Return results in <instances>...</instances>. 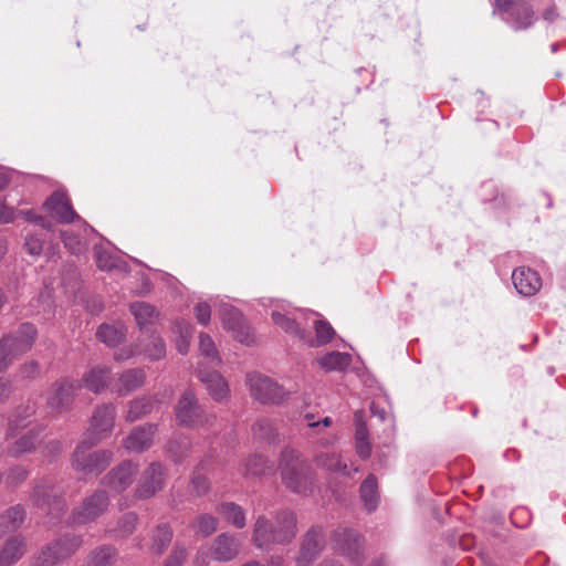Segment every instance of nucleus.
I'll list each match as a JSON object with an SVG mask.
<instances>
[{"label":"nucleus","mask_w":566,"mask_h":566,"mask_svg":"<svg viewBox=\"0 0 566 566\" xmlns=\"http://www.w3.org/2000/svg\"><path fill=\"white\" fill-rule=\"evenodd\" d=\"M218 512L226 521L235 527L243 528L245 526V513L240 505L233 502L223 503L219 505Z\"/></svg>","instance_id":"34"},{"label":"nucleus","mask_w":566,"mask_h":566,"mask_svg":"<svg viewBox=\"0 0 566 566\" xmlns=\"http://www.w3.org/2000/svg\"><path fill=\"white\" fill-rule=\"evenodd\" d=\"M80 387V384L69 379L56 381L48 397L50 407L59 412L65 410L72 402L75 390Z\"/></svg>","instance_id":"16"},{"label":"nucleus","mask_w":566,"mask_h":566,"mask_svg":"<svg viewBox=\"0 0 566 566\" xmlns=\"http://www.w3.org/2000/svg\"><path fill=\"white\" fill-rule=\"evenodd\" d=\"M137 472L136 464L124 461L103 478L102 484L113 493H122L132 485Z\"/></svg>","instance_id":"13"},{"label":"nucleus","mask_w":566,"mask_h":566,"mask_svg":"<svg viewBox=\"0 0 566 566\" xmlns=\"http://www.w3.org/2000/svg\"><path fill=\"white\" fill-rule=\"evenodd\" d=\"M218 521L214 516L209 514H201L196 520L193 527L202 536H209L217 530Z\"/></svg>","instance_id":"44"},{"label":"nucleus","mask_w":566,"mask_h":566,"mask_svg":"<svg viewBox=\"0 0 566 566\" xmlns=\"http://www.w3.org/2000/svg\"><path fill=\"white\" fill-rule=\"evenodd\" d=\"M136 355H142V350L138 347V344L135 346H129L120 349L118 353L115 354L116 360H125L129 359Z\"/></svg>","instance_id":"53"},{"label":"nucleus","mask_w":566,"mask_h":566,"mask_svg":"<svg viewBox=\"0 0 566 566\" xmlns=\"http://www.w3.org/2000/svg\"><path fill=\"white\" fill-rule=\"evenodd\" d=\"M165 479L166 473L163 465L158 462L150 463L142 474L135 495L142 500L154 496L163 489Z\"/></svg>","instance_id":"14"},{"label":"nucleus","mask_w":566,"mask_h":566,"mask_svg":"<svg viewBox=\"0 0 566 566\" xmlns=\"http://www.w3.org/2000/svg\"><path fill=\"white\" fill-rule=\"evenodd\" d=\"M512 281L516 291L524 296H533L542 287L539 275L530 268L516 269L512 274Z\"/></svg>","instance_id":"18"},{"label":"nucleus","mask_w":566,"mask_h":566,"mask_svg":"<svg viewBox=\"0 0 566 566\" xmlns=\"http://www.w3.org/2000/svg\"><path fill=\"white\" fill-rule=\"evenodd\" d=\"M199 350L201 355L213 366H219L221 364V358L218 354L214 342L208 334L201 333L199 335Z\"/></svg>","instance_id":"40"},{"label":"nucleus","mask_w":566,"mask_h":566,"mask_svg":"<svg viewBox=\"0 0 566 566\" xmlns=\"http://www.w3.org/2000/svg\"><path fill=\"white\" fill-rule=\"evenodd\" d=\"M311 316L317 317V313L311 312ZM313 327L315 329V340L311 343L312 346H322L332 340L335 335V331L332 325L325 321L319 318H314Z\"/></svg>","instance_id":"35"},{"label":"nucleus","mask_w":566,"mask_h":566,"mask_svg":"<svg viewBox=\"0 0 566 566\" xmlns=\"http://www.w3.org/2000/svg\"><path fill=\"white\" fill-rule=\"evenodd\" d=\"M281 475L286 488L296 493H304L311 483L308 464L293 449H285L281 455Z\"/></svg>","instance_id":"2"},{"label":"nucleus","mask_w":566,"mask_h":566,"mask_svg":"<svg viewBox=\"0 0 566 566\" xmlns=\"http://www.w3.org/2000/svg\"><path fill=\"white\" fill-rule=\"evenodd\" d=\"M177 420L187 427L212 426L216 421L213 413H208L198 405L191 390H187L180 397L176 407Z\"/></svg>","instance_id":"6"},{"label":"nucleus","mask_w":566,"mask_h":566,"mask_svg":"<svg viewBox=\"0 0 566 566\" xmlns=\"http://www.w3.org/2000/svg\"><path fill=\"white\" fill-rule=\"evenodd\" d=\"M97 443L88 439H83L80 442L73 453L74 470L84 474H99L108 467L113 460V452L111 450L91 451Z\"/></svg>","instance_id":"3"},{"label":"nucleus","mask_w":566,"mask_h":566,"mask_svg":"<svg viewBox=\"0 0 566 566\" xmlns=\"http://www.w3.org/2000/svg\"><path fill=\"white\" fill-rule=\"evenodd\" d=\"M316 461L319 465L335 472H340L344 475L350 476L352 471L348 469L347 464L343 462L340 457L335 453H323L316 458Z\"/></svg>","instance_id":"39"},{"label":"nucleus","mask_w":566,"mask_h":566,"mask_svg":"<svg viewBox=\"0 0 566 566\" xmlns=\"http://www.w3.org/2000/svg\"><path fill=\"white\" fill-rule=\"evenodd\" d=\"M355 423H356V441L368 440V430L366 423L363 420V411L355 412Z\"/></svg>","instance_id":"52"},{"label":"nucleus","mask_w":566,"mask_h":566,"mask_svg":"<svg viewBox=\"0 0 566 566\" xmlns=\"http://www.w3.org/2000/svg\"><path fill=\"white\" fill-rule=\"evenodd\" d=\"M19 216H21L25 221L30 222H40L43 228L50 229V223L44 221L43 218L38 216L34 210H21L19 212Z\"/></svg>","instance_id":"54"},{"label":"nucleus","mask_w":566,"mask_h":566,"mask_svg":"<svg viewBox=\"0 0 566 566\" xmlns=\"http://www.w3.org/2000/svg\"><path fill=\"white\" fill-rule=\"evenodd\" d=\"M296 533V517L291 511L277 512L273 517L260 515L254 523L252 543L269 551L272 545L291 543Z\"/></svg>","instance_id":"1"},{"label":"nucleus","mask_w":566,"mask_h":566,"mask_svg":"<svg viewBox=\"0 0 566 566\" xmlns=\"http://www.w3.org/2000/svg\"><path fill=\"white\" fill-rule=\"evenodd\" d=\"M52 448H53V451L57 453V452H60V451H61V443H60V442L54 441V442L52 443Z\"/></svg>","instance_id":"64"},{"label":"nucleus","mask_w":566,"mask_h":566,"mask_svg":"<svg viewBox=\"0 0 566 566\" xmlns=\"http://www.w3.org/2000/svg\"><path fill=\"white\" fill-rule=\"evenodd\" d=\"M350 361V355L340 352H331L317 359L319 367L326 371H342L349 366Z\"/></svg>","instance_id":"30"},{"label":"nucleus","mask_w":566,"mask_h":566,"mask_svg":"<svg viewBox=\"0 0 566 566\" xmlns=\"http://www.w3.org/2000/svg\"><path fill=\"white\" fill-rule=\"evenodd\" d=\"M44 209L60 223H70L75 220L83 223L84 232H94V229L83 221L73 210L69 197L62 191H55L44 202Z\"/></svg>","instance_id":"9"},{"label":"nucleus","mask_w":566,"mask_h":566,"mask_svg":"<svg viewBox=\"0 0 566 566\" xmlns=\"http://www.w3.org/2000/svg\"><path fill=\"white\" fill-rule=\"evenodd\" d=\"M557 17L556 8L553 6L545 10L543 18L546 21H553Z\"/></svg>","instance_id":"60"},{"label":"nucleus","mask_w":566,"mask_h":566,"mask_svg":"<svg viewBox=\"0 0 566 566\" xmlns=\"http://www.w3.org/2000/svg\"><path fill=\"white\" fill-rule=\"evenodd\" d=\"M190 490L198 496L205 495L210 490V482L200 472H195L190 483Z\"/></svg>","instance_id":"47"},{"label":"nucleus","mask_w":566,"mask_h":566,"mask_svg":"<svg viewBox=\"0 0 566 566\" xmlns=\"http://www.w3.org/2000/svg\"><path fill=\"white\" fill-rule=\"evenodd\" d=\"M111 370L107 367L96 366L86 371L82 378V386L88 390L98 394L109 384Z\"/></svg>","instance_id":"24"},{"label":"nucleus","mask_w":566,"mask_h":566,"mask_svg":"<svg viewBox=\"0 0 566 566\" xmlns=\"http://www.w3.org/2000/svg\"><path fill=\"white\" fill-rule=\"evenodd\" d=\"M240 542L229 534H220L213 541L211 546V556L218 562H229L233 559L240 552Z\"/></svg>","instance_id":"22"},{"label":"nucleus","mask_w":566,"mask_h":566,"mask_svg":"<svg viewBox=\"0 0 566 566\" xmlns=\"http://www.w3.org/2000/svg\"><path fill=\"white\" fill-rule=\"evenodd\" d=\"M370 412L373 416L378 417L381 421H385L387 418V411L384 408H380L376 402H371Z\"/></svg>","instance_id":"59"},{"label":"nucleus","mask_w":566,"mask_h":566,"mask_svg":"<svg viewBox=\"0 0 566 566\" xmlns=\"http://www.w3.org/2000/svg\"><path fill=\"white\" fill-rule=\"evenodd\" d=\"M253 434L260 440H274L276 437V429L269 419H260L254 422L252 427Z\"/></svg>","instance_id":"43"},{"label":"nucleus","mask_w":566,"mask_h":566,"mask_svg":"<svg viewBox=\"0 0 566 566\" xmlns=\"http://www.w3.org/2000/svg\"><path fill=\"white\" fill-rule=\"evenodd\" d=\"M198 376L213 400L223 401L229 397L228 382L218 371H206L200 365Z\"/></svg>","instance_id":"21"},{"label":"nucleus","mask_w":566,"mask_h":566,"mask_svg":"<svg viewBox=\"0 0 566 566\" xmlns=\"http://www.w3.org/2000/svg\"><path fill=\"white\" fill-rule=\"evenodd\" d=\"M25 249L29 254L33 256H39L43 250V241L36 235H28L25 238Z\"/></svg>","instance_id":"50"},{"label":"nucleus","mask_w":566,"mask_h":566,"mask_svg":"<svg viewBox=\"0 0 566 566\" xmlns=\"http://www.w3.org/2000/svg\"><path fill=\"white\" fill-rule=\"evenodd\" d=\"M14 210L4 205L0 206V220L3 223H10L14 220Z\"/></svg>","instance_id":"57"},{"label":"nucleus","mask_w":566,"mask_h":566,"mask_svg":"<svg viewBox=\"0 0 566 566\" xmlns=\"http://www.w3.org/2000/svg\"><path fill=\"white\" fill-rule=\"evenodd\" d=\"M32 497L35 505L46 510L53 520H59L65 513L64 500L57 494L55 488L48 482L35 485Z\"/></svg>","instance_id":"11"},{"label":"nucleus","mask_w":566,"mask_h":566,"mask_svg":"<svg viewBox=\"0 0 566 566\" xmlns=\"http://www.w3.org/2000/svg\"><path fill=\"white\" fill-rule=\"evenodd\" d=\"M186 557L187 551L184 547L176 546L167 558L165 566H181Z\"/></svg>","instance_id":"51"},{"label":"nucleus","mask_w":566,"mask_h":566,"mask_svg":"<svg viewBox=\"0 0 566 566\" xmlns=\"http://www.w3.org/2000/svg\"><path fill=\"white\" fill-rule=\"evenodd\" d=\"M284 559L282 556H272L266 566H283Z\"/></svg>","instance_id":"61"},{"label":"nucleus","mask_w":566,"mask_h":566,"mask_svg":"<svg viewBox=\"0 0 566 566\" xmlns=\"http://www.w3.org/2000/svg\"><path fill=\"white\" fill-rule=\"evenodd\" d=\"M337 549L352 562L359 564L361 557V541L357 532L343 530L335 534Z\"/></svg>","instance_id":"19"},{"label":"nucleus","mask_w":566,"mask_h":566,"mask_svg":"<svg viewBox=\"0 0 566 566\" xmlns=\"http://www.w3.org/2000/svg\"><path fill=\"white\" fill-rule=\"evenodd\" d=\"M195 317L197 322L203 326H207L210 322L211 308L210 305L206 302L198 303L195 308Z\"/></svg>","instance_id":"49"},{"label":"nucleus","mask_w":566,"mask_h":566,"mask_svg":"<svg viewBox=\"0 0 566 566\" xmlns=\"http://www.w3.org/2000/svg\"><path fill=\"white\" fill-rule=\"evenodd\" d=\"M7 252V247L4 244V242H0V260L3 258V255L6 254Z\"/></svg>","instance_id":"63"},{"label":"nucleus","mask_w":566,"mask_h":566,"mask_svg":"<svg viewBox=\"0 0 566 566\" xmlns=\"http://www.w3.org/2000/svg\"><path fill=\"white\" fill-rule=\"evenodd\" d=\"M83 544L78 535H65L49 544L39 555L36 566H54L72 556Z\"/></svg>","instance_id":"8"},{"label":"nucleus","mask_w":566,"mask_h":566,"mask_svg":"<svg viewBox=\"0 0 566 566\" xmlns=\"http://www.w3.org/2000/svg\"><path fill=\"white\" fill-rule=\"evenodd\" d=\"M126 335V327L120 324H103L96 332V337L109 347L117 346Z\"/></svg>","instance_id":"28"},{"label":"nucleus","mask_w":566,"mask_h":566,"mask_svg":"<svg viewBox=\"0 0 566 566\" xmlns=\"http://www.w3.org/2000/svg\"><path fill=\"white\" fill-rule=\"evenodd\" d=\"M325 545L323 532L318 527L311 528L304 536L297 557V566H308L322 552Z\"/></svg>","instance_id":"15"},{"label":"nucleus","mask_w":566,"mask_h":566,"mask_svg":"<svg viewBox=\"0 0 566 566\" xmlns=\"http://www.w3.org/2000/svg\"><path fill=\"white\" fill-rule=\"evenodd\" d=\"M11 391L10 381L6 378H0V403L3 402Z\"/></svg>","instance_id":"58"},{"label":"nucleus","mask_w":566,"mask_h":566,"mask_svg":"<svg viewBox=\"0 0 566 566\" xmlns=\"http://www.w3.org/2000/svg\"><path fill=\"white\" fill-rule=\"evenodd\" d=\"M223 326L235 333V338L243 344L252 340L250 328L244 324L242 314L230 305H222L220 308Z\"/></svg>","instance_id":"17"},{"label":"nucleus","mask_w":566,"mask_h":566,"mask_svg":"<svg viewBox=\"0 0 566 566\" xmlns=\"http://www.w3.org/2000/svg\"><path fill=\"white\" fill-rule=\"evenodd\" d=\"M247 386L251 396L263 403L279 402L284 397V392L277 384L258 373L247 375Z\"/></svg>","instance_id":"10"},{"label":"nucleus","mask_w":566,"mask_h":566,"mask_svg":"<svg viewBox=\"0 0 566 566\" xmlns=\"http://www.w3.org/2000/svg\"><path fill=\"white\" fill-rule=\"evenodd\" d=\"M36 331L31 324H22L14 335H8L0 342V370L6 369L12 358L31 348Z\"/></svg>","instance_id":"5"},{"label":"nucleus","mask_w":566,"mask_h":566,"mask_svg":"<svg viewBox=\"0 0 566 566\" xmlns=\"http://www.w3.org/2000/svg\"><path fill=\"white\" fill-rule=\"evenodd\" d=\"M8 185V172L0 167V190Z\"/></svg>","instance_id":"62"},{"label":"nucleus","mask_w":566,"mask_h":566,"mask_svg":"<svg viewBox=\"0 0 566 566\" xmlns=\"http://www.w3.org/2000/svg\"><path fill=\"white\" fill-rule=\"evenodd\" d=\"M115 415V407L113 405L97 407L92 415L90 430L84 439L95 442L105 439L114 427Z\"/></svg>","instance_id":"12"},{"label":"nucleus","mask_w":566,"mask_h":566,"mask_svg":"<svg viewBox=\"0 0 566 566\" xmlns=\"http://www.w3.org/2000/svg\"><path fill=\"white\" fill-rule=\"evenodd\" d=\"M155 424L140 426L130 431L123 442L124 448L129 452H143L147 450L156 433Z\"/></svg>","instance_id":"20"},{"label":"nucleus","mask_w":566,"mask_h":566,"mask_svg":"<svg viewBox=\"0 0 566 566\" xmlns=\"http://www.w3.org/2000/svg\"><path fill=\"white\" fill-rule=\"evenodd\" d=\"M38 442L36 437L30 431L23 437H21L19 440L15 441L12 452L14 454H20L23 452H28L32 450Z\"/></svg>","instance_id":"48"},{"label":"nucleus","mask_w":566,"mask_h":566,"mask_svg":"<svg viewBox=\"0 0 566 566\" xmlns=\"http://www.w3.org/2000/svg\"><path fill=\"white\" fill-rule=\"evenodd\" d=\"M39 365L35 361H30L21 367V376L23 378H33L39 374Z\"/></svg>","instance_id":"55"},{"label":"nucleus","mask_w":566,"mask_h":566,"mask_svg":"<svg viewBox=\"0 0 566 566\" xmlns=\"http://www.w3.org/2000/svg\"><path fill=\"white\" fill-rule=\"evenodd\" d=\"M146 375L140 368L128 369L119 375L114 389L120 396H126L129 392L138 389L145 382Z\"/></svg>","instance_id":"23"},{"label":"nucleus","mask_w":566,"mask_h":566,"mask_svg":"<svg viewBox=\"0 0 566 566\" xmlns=\"http://www.w3.org/2000/svg\"><path fill=\"white\" fill-rule=\"evenodd\" d=\"M109 505V497L105 490H97L86 496L82 503L74 509L70 520L74 525H82L94 522L102 516Z\"/></svg>","instance_id":"7"},{"label":"nucleus","mask_w":566,"mask_h":566,"mask_svg":"<svg viewBox=\"0 0 566 566\" xmlns=\"http://www.w3.org/2000/svg\"><path fill=\"white\" fill-rule=\"evenodd\" d=\"M137 520L135 513L129 512L124 514L118 521L117 532L123 536L132 534L136 528Z\"/></svg>","instance_id":"46"},{"label":"nucleus","mask_w":566,"mask_h":566,"mask_svg":"<svg viewBox=\"0 0 566 566\" xmlns=\"http://www.w3.org/2000/svg\"><path fill=\"white\" fill-rule=\"evenodd\" d=\"M115 549L111 546H101L92 551L83 566H108L115 558Z\"/></svg>","instance_id":"37"},{"label":"nucleus","mask_w":566,"mask_h":566,"mask_svg":"<svg viewBox=\"0 0 566 566\" xmlns=\"http://www.w3.org/2000/svg\"><path fill=\"white\" fill-rule=\"evenodd\" d=\"M356 450L360 458L367 459L371 452L369 441L368 440L356 441Z\"/></svg>","instance_id":"56"},{"label":"nucleus","mask_w":566,"mask_h":566,"mask_svg":"<svg viewBox=\"0 0 566 566\" xmlns=\"http://www.w3.org/2000/svg\"><path fill=\"white\" fill-rule=\"evenodd\" d=\"M154 398L143 397L129 402L126 420L133 422L153 410Z\"/></svg>","instance_id":"38"},{"label":"nucleus","mask_w":566,"mask_h":566,"mask_svg":"<svg viewBox=\"0 0 566 566\" xmlns=\"http://www.w3.org/2000/svg\"><path fill=\"white\" fill-rule=\"evenodd\" d=\"M494 13L515 31L528 29L536 21L526 0H494Z\"/></svg>","instance_id":"4"},{"label":"nucleus","mask_w":566,"mask_h":566,"mask_svg":"<svg viewBox=\"0 0 566 566\" xmlns=\"http://www.w3.org/2000/svg\"><path fill=\"white\" fill-rule=\"evenodd\" d=\"M61 238L64 243V247L72 253V254H81L87 250V244L83 239L71 232V231H63L61 232Z\"/></svg>","instance_id":"42"},{"label":"nucleus","mask_w":566,"mask_h":566,"mask_svg":"<svg viewBox=\"0 0 566 566\" xmlns=\"http://www.w3.org/2000/svg\"><path fill=\"white\" fill-rule=\"evenodd\" d=\"M25 543L22 537L9 538L0 551V566H12L24 554Z\"/></svg>","instance_id":"26"},{"label":"nucleus","mask_w":566,"mask_h":566,"mask_svg":"<svg viewBox=\"0 0 566 566\" xmlns=\"http://www.w3.org/2000/svg\"><path fill=\"white\" fill-rule=\"evenodd\" d=\"M172 332L176 335L177 350L186 355L189 352L192 327L185 319H176L172 325Z\"/></svg>","instance_id":"32"},{"label":"nucleus","mask_w":566,"mask_h":566,"mask_svg":"<svg viewBox=\"0 0 566 566\" xmlns=\"http://www.w3.org/2000/svg\"><path fill=\"white\" fill-rule=\"evenodd\" d=\"M271 317L274 324L281 327L285 333L298 337L300 339H305L301 323L296 322V318L291 316L290 311L285 308H283V312L274 310L271 313Z\"/></svg>","instance_id":"27"},{"label":"nucleus","mask_w":566,"mask_h":566,"mask_svg":"<svg viewBox=\"0 0 566 566\" xmlns=\"http://www.w3.org/2000/svg\"><path fill=\"white\" fill-rule=\"evenodd\" d=\"M172 532L170 527L166 524L159 525L153 535L151 551L156 554H161L170 544Z\"/></svg>","instance_id":"41"},{"label":"nucleus","mask_w":566,"mask_h":566,"mask_svg":"<svg viewBox=\"0 0 566 566\" xmlns=\"http://www.w3.org/2000/svg\"><path fill=\"white\" fill-rule=\"evenodd\" d=\"M266 461L261 455H253L248 459L245 463L244 474L247 475H261L266 472Z\"/></svg>","instance_id":"45"},{"label":"nucleus","mask_w":566,"mask_h":566,"mask_svg":"<svg viewBox=\"0 0 566 566\" xmlns=\"http://www.w3.org/2000/svg\"><path fill=\"white\" fill-rule=\"evenodd\" d=\"M24 521V511L20 506L8 509L0 515V537L4 534L17 531Z\"/></svg>","instance_id":"31"},{"label":"nucleus","mask_w":566,"mask_h":566,"mask_svg":"<svg viewBox=\"0 0 566 566\" xmlns=\"http://www.w3.org/2000/svg\"><path fill=\"white\" fill-rule=\"evenodd\" d=\"M360 496L368 511H374L378 504L377 482L374 475L365 479L360 486Z\"/></svg>","instance_id":"36"},{"label":"nucleus","mask_w":566,"mask_h":566,"mask_svg":"<svg viewBox=\"0 0 566 566\" xmlns=\"http://www.w3.org/2000/svg\"><path fill=\"white\" fill-rule=\"evenodd\" d=\"M138 347L142 354L151 360L161 359L166 355V346L164 340L156 334H151L139 339Z\"/></svg>","instance_id":"29"},{"label":"nucleus","mask_w":566,"mask_h":566,"mask_svg":"<svg viewBox=\"0 0 566 566\" xmlns=\"http://www.w3.org/2000/svg\"><path fill=\"white\" fill-rule=\"evenodd\" d=\"M95 261L99 270L102 271H119L123 273L128 272V265L125 261L119 259L117 255L112 253L108 249L103 245L94 247Z\"/></svg>","instance_id":"25"},{"label":"nucleus","mask_w":566,"mask_h":566,"mask_svg":"<svg viewBox=\"0 0 566 566\" xmlns=\"http://www.w3.org/2000/svg\"><path fill=\"white\" fill-rule=\"evenodd\" d=\"M130 312L140 328L154 324L158 318V313L155 307L145 302L133 303L130 305Z\"/></svg>","instance_id":"33"}]
</instances>
